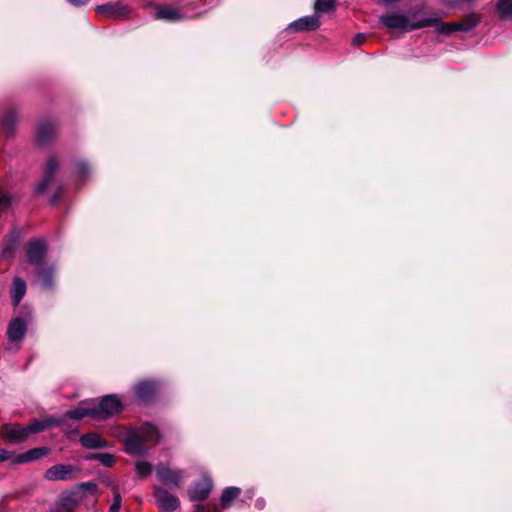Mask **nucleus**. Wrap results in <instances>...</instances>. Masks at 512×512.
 Masks as SVG:
<instances>
[{"label":"nucleus","mask_w":512,"mask_h":512,"mask_svg":"<svg viewBox=\"0 0 512 512\" xmlns=\"http://www.w3.org/2000/svg\"><path fill=\"white\" fill-rule=\"evenodd\" d=\"M158 441V429L150 423H143L139 429H130L127 432L124 440L125 452L131 456H144L147 452L144 442Z\"/></svg>","instance_id":"obj_1"},{"label":"nucleus","mask_w":512,"mask_h":512,"mask_svg":"<svg viewBox=\"0 0 512 512\" xmlns=\"http://www.w3.org/2000/svg\"><path fill=\"white\" fill-rule=\"evenodd\" d=\"M415 18L416 14L409 16L404 13L390 12L381 15L379 21L389 29H399L403 31H413L431 24L429 20L415 21Z\"/></svg>","instance_id":"obj_2"},{"label":"nucleus","mask_w":512,"mask_h":512,"mask_svg":"<svg viewBox=\"0 0 512 512\" xmlns=\"http://www.w3.org/2000/svg\"><path fill=\"white\" fill-rule=\"evenodd\" d=\"M94 418L106 419L122 410V403L116 395L104 396L99 403L93 400Z\"/></svg>","instance_id":"obj_3"},{"label":"nucleus","mask_w":512,"mask_h":512,"mask_svg":"<svg viewBox=\"0 0 512 512\" xmlns=\"http://www.w3.org/2000/svg\"><path fill=\"white\" fill-rule=\"evenodd\" d=\"M79 472L80 469L74 465L56 464L45 471L44 478L48 481H68L75 479Z\"/></svg>","instance_id":"obj_4"},{"label":"nucleus","mask_w":512,"mask_h":512,"mask_svg":"<svg viewBox=\"0 0 512 512\" xmlns=\"http://www.w3.org/2000/svg\"><path fill=\"white\" fill-rule=\"evenodd\" d=\"M156 476L163 485L170 488H177L182 483L183 471L178 469L174 470L164 464H159L156 467Z\"/></svg>","instance_id":"obj_5"},{"label":"nucleus","mask_w":512,"mask_h":512,"mask_svg":"<svg viewBox=\"0 0 512 512\" xmlns=\"http://www.w3.org/2000/svg\"><path fill=\"white\" fill-rule=\"evenodd\" d=\"M154 496L157 506L164 512H174L179 507L178 498L161 487L154 488Z\"/></svg>","instance_id":"obj_6"},{"label":"nucleus","mask_w":512,"mask_h":512,"mask_svg":"<svg viewBox=\"0 0 512 512\" xmlns=\"http://www.w3.org/2000/svg\"><path fill=\"white\" fill-rule=\"evenodd\" d=\"M59 160L56 156H51L45 165L44 175L41 181L35 186V193L42 194L53 182L54 176L59 168Z\"/></svg>","instance_id":"obj_7"},{"label":"nucleus","mask_w":512,"mask_h":512,"mask_svg":"<svg viewBox=\"0 0 512 512\" xmlns=\"http://www.w3.org/2000/svg\"><path fill=\"white\" fill-rule=\"evenodd\" d=\"M46 242L41 239L32 240L27 244V258L29 263L40 265L46 255Z\"/></svg>","instance_id":"obj_8"},{"label":"nucleus","mask_w":512,"mask_h":512,"mask_svg":"<svg viewBox=\"0 0 512 512\" xmlns=\"http://www.w3.org/2000/svg\"><path fill=\"white\" fill-rule=\"evenodd\" d=\"M319 26V17L317 15H310L291 22L288 25L287 30L292 32L311 31L317 29Z\"/></svg>","instance_id":"obj_9"},{"label":"nucleus","mask_w":512,"mask_h":512,"mask_svg":"<svg viewBox=\"0 0 512 512\" xmlns=\"http://www.w3.org/2000/svg\"><path fill=\"white\" fill-rule=\"evenodd\" d=\"M212 490V482L208 478H203L196 482L189 490L188 494L192 501H203L208 497Z\"/></svg>","instance_id":"obj_10"},{"label":"nucleus","mask_w":512,"mask_h":512,"mask_svg":"<svg viewBox=\"0 0 512 512\" xmlns=\"http://www.w3.org/2000/svg\"><path fill=\"white\" fill-rule=\"evenodd\" d=\"M20 238V233L18 230H12L7 237L3 240L0 246V258L8 259L11 258L16 250L17 243Z\"/></svg>","instance_id":"obj_11"},{"label":"nucleus","mask_w":512,"mask_h":512,"mask_svg":"<svg viewBox=\"0 0 512 512\" xmlns=\"http://www.w3.org/2000/svg\"><path fill=\"white\" fill-rule=\"evenodd\" d=\"M2 433L5 439L11 443H20L28 437L25 427L18 424L3 425Z\"/></svg>","instance_id":"obj_12"},{"label":"nucleus","mask_w":512,"mask_h":512,"mask_svg":"<svg viewBox=\"0 0 512 512\" xmlns=\"http://www.w3.org/2000/svg\"><path fill=\"white\" fill-rule=\"evenodd\" d=\"M157 389V383L151 380L141 381L134 387L136 396L143 402L151 400L154 397Z\"/></svg>","instance_id":"obj_13"},{"label":"nucleus","mask_w":512,"mask_h":512,"mask_svg":"<svg viewBox=\"0 0 512 512\" xmlns=\"http://www.w3.org/2000/svg\"><path fill=\"white\" fill-rule=\"evenodd\" d=\"M92 404L93 400L82 401L77 408L65 413L66 419L81 420L86 416L94 418Z\"/></svg>","instance_id":"obj_14"},{"label":"nucleus","mask_w":512,"mask_h":512,"mask_svg":"<svg viewBox=\"0 0 512 512\" xmlns=\"http://www.w3.org/2000/svg\"><path fill=\"white\" fill-rule=\"evenodd\" d=\"M27 326L22 318L14 319L8 327V338L12 342L21 341L26 333Z\"/></svg>","instance_id":"obj_15"},{"label":"nucleus","mask_w":512,"mask_h":512,"mask_svg":"<svg viewBox=\"0 0 512 512\" xmlns=\"http://www.w3.org/2000/svg\"><path fill=\"white\" fill-rule=\"evenodd\" d=\"M97 11L107 17L111 18H122L127 15V10L125 7L121 6L118 3H107L103 5H99L97 7Z\"/></svg>","instance_id":"obj_16"},{"label":"nucleus","mask_w":512,"mask_h":512,"mask_svg":"<svg viewBox=\"0 0 512 512\" xmlns=\"http://www.w3.org/2000/svg\"><path fill=\"white\" fill-rule=\"evenodd\" d=\"M80 443L88 449H99L108 446V442L101 438L98 434L87 433L81 436Z\"/></svg>","instance_id":"obj_17"},{"label":"nucleus","mask_w":512,"mask_h":512,"mask_svg":"<svg viewBox=\"0 0 512 512\" xmlns=\"http://www.w3.org/2000/svg\"><path fill=\"white\" fill-rule=\"evenodd\" d=\"M423 20L431 21V24H429L427 27H435L436 32L442 35H451L457 31L455 22H443L435 18H424Z\"/></svg>","instance_id":"obj_18"},{"label":"nucleus","mask_w":512,"mask_h":512,"mask_svg":"<svg viewBox=\"0 0 512 512\" xmlns=\"http://www.w3.org/2000/svg\"><path fill=\"white\" fill-rule=\"evenodd\" d=\"M50 452V449L47 447H39L31 449L23 454H20L17 457V463H26L38 460L44 456H46Z\"/></svg>","instance_id":"obj_19"},{"label":"nucleus","mask_w":512,"mask_h":512,"mask_svg":"<svg viewBox=\"0 0 512 512\" xmlns=\"http://www.w3.org/2000/svg\"><path fill=\"white\" fill-rule=\"evenodd\" d=\"M26 293V283L23 279L16 277L13 280L11 298L14 306H18Z\"/></svg>","instance_id":"obj_20"},{"label":"nucleus","mask_w":512,"mask_h":512,"mask_svg":"<svg viewBox=\"0 0 512 512\" xmlns=\"http://www.w3.org/2000/svg\"><path fill=\"white\" fill-rule=\"evenodd\" d=\"M156 18L167 21H179L183 19V16L178 9L170 6H161L156 11Z\"/></svg>","instance_id":"obj_21"},{"label":"nucleus","mask_w":512,"mask_h":512,"mask_svg":"<svg viewBox=\"0 0 512 512\" xmlns=\"http://www.w3.org/2000/svg\"><path fill=\"white\" fill-rule=\"evenodd\" d=\"M84 495H81L77 490L71 492L68 495H63L61 497V505L67 509L71 510L77 507L83 501Z\"/></svg>","instance_id":"obj_22"},{"label":"nucleus","mask_w":512,"mask_h":512,"mask_svg":"<svg viewBox=\"0 0 512 512\" xmlns=\"http://www.w3.org/2000/svg\"><path fill=\"white\" fill-rule=\"evenodd\" d=\"M496 12L503 20L512 19V0H499L496 4Z\"/></svg>","instance_id":"obj_23"},{"label":"nucleus","mask_w":512,"mask_h":512,"mask_svg":"<svg viewBox=\"0 0 512 512\" xmlns=\"http://www.w3.org/2000/svg\"><path fill=\"white\" fill-rule=\"evenodd\" d=\"M480 18L476 14L466 16L461 22H455L457 31L468 32L477 26Z\"/></svg>","instance_id":"obj_24"},{"label":"nucleus","mask_w":512,"mask_h":512,"mask_svg":"<svg viewBox=\"0 0 512 512\" xmlns=\"http://www.w3.org/2000/svg\"><path fill=\"white\" fill-rule=\"evenodd\" d=\"M56 138V130H38L35 141L38 146L45 147Z\"/></svg>","instance_id":"obj_25"},{"label":"nucleus","mask_w":512,"mask_h":512,"mask_svg":"<svg viewBox=\"0 0 512 512\" xmlns=\"http://www.w3.org/2000/svg\"><path fill=\"white\" fill-rule=\"evenodd\" d=\"M19 117L20 113L18 109L11 107L7 109L3 115V125H5L6 128H12L18 123Z\"/></svg>","instance_id":"obj_26"},{"label":"nucleus","mask_w":512,"mask_h":512,"mask_svg":"<svg viewBox=\"0 0 512 512\" xmlns=\"http://www.w3.org/2000/svg\"><path fill=\"white\" fill-rule=\"evenodd\" d=\"M39 279L41 281V285L45 289H49L53 286V276L54 271L53 268L42 269L38 272Z\"/></svg>","instance_id":"obj_27"},{"label":"nucleus","mask_w":512,"mask_h":512,"mask_svg":"<svg viewBox=\"0 0 512 512\" xmlns=\"http://www.w3.org/2000/svg\"><path fill=\"white\" fill-rule=\"evenodd\" d=\"M76 490L81 495H83L85 492L95 496V499H97V495L99 492L98 485L93 481L88 482H82L76 485Z\"/></svg>","instance_id":"obj_28"},{"label":"nucleus","mask_w":512,"mask_h":512,"mask_svg":"<svg viewBox=\"0 0 512 512\" xmlns=\"http://www.w3.org/2000/svg\"><path fill=\"white\" fill-rule=\"evenodd\" d=\"M240 495V489L237 487H227L224 489L221 495V504L223 507H226Z\"/></svg>","instance_id":"obj_29"},{"label":"nucleus","mask_w":512,"mask_h":512,"mask_svg":"<svg viewBox=\"0 0 512 512\" xmlns=\"http://www.w3.org/2000/svg\"><path fill=\"white\" fill-rule=\"evenodd\" d=\"M314 8L318 13L329 12L335 8V0H317Z\"/></svg>","instance_id":"obj_30"},{"label":"nucleus","mask_w":512,"mask_h":512,"mask_svg":"<svg viewBox=\"0 0 512 512\" xmlns=\"http://www.w3.org/2000/svg\"><path fill=\"white\" fill-rule=\"evenodd\" d=\"M25 429L27 432V436H29L30 434L38 433V432H41V431L47 429V425H46L45 419L44 420H34L29 425L25 426Z\"/></svg>","instance_id":"obj_31"},{"label":"nucleus","mask_w":512,"mask_h":512,"mask_svg":"<svg viewBox=\"0 0 512 512\" xmlns=\"http://www.w3.org/2000/svg\"><path fill=\"white\" fill-rule=\"evenodd\" d=\"M137 474L140 477H146L152 472V465L147 461H138L135 465Z\"/></svg>","instance_id":"obj_32"},{"label":"nucleus","mask_w":512,"mask_h":512,"mask_svg":"<svg viewBox=\"0 0 512 512\" xmlns=\"http://www.w3.org/2000/svg\"><path fill=\"white\" fill-rule=\"evenodd\" d=\"M76 171L77 177L82 180L89 176L91 169L85 161H78L76 163Z\"/></svg>","instance_id":"obj_33"},{"label":"nucleus","mask_w":512,"mask_h":512,"mask_svg":"<svg viewBox=\"0 0 512 512\" xmlns=\"http://www.w3.org/2000/svg\"><path fill=\"white\" fill-rule=\"evenodd\" d=\"M66 420L67 419H66L65 414H63L62 416H58V417L46 418L45 422H46L47 428H50L53 426H55V427L61 426V425L65 424Z\"/></svg>","instance_id":"obj_34"},{"label":"nucleus","mask_w":512,"mask_h":512,"mask_svg":"<svg viewBox=\"0 0 512 512\" xmlns=\"http://www.w3.org/2000/svg\"><path fill=\"white\" fill-rule=\"evenodd\" d=\"M99 462L105 467H112L115 463V457L110 453H101Z\"/></svg>","instance_id":"obj_35"},{"label":"nucleus","mask_w":512,"mask_h":512,"mask_svg":"<svg viewBox=\"0 0 512 512\" xmlns=\"http://www.w3.org/2000/svg\"><path fill=\"white\" fill-rule=\"evenodd\" d=\"M121 505H122L121 495L119 494V492L115 488L114 489V499H113V502H112V504L110 506V511L111 512H118L120 510V508H121Z\"/></svg>","instance_id":"obj_36"},{"label":"nucleus","mask_w":512,"mask_h":512,"mask_svg":"<svg viewBox=\"0 0 512 512\" xmlns=\"http://www.w3.org/2000/svg\"><path fill=\"white\" fill-rule=\"evenodd\" d=\"M10 205V197L0 191V211L6 210Z\"/></svg>","instance_id":"obj_37"},{"label":"nucleus","mask_w":512,"mask_h":512,"mask_svg":"<svg viewBox=\"0 0 512 512\" xmlns=\"http://www.w3.org/2000/svg\"><path fill=\"white\" fill-rule=\"evenodd\" d=\"M366 41V36L363 33L356 34L352 39L354 46H360Z\"/></svg>","instance_id":"obj_38"},{"label":"nucleus","mask_w":512,"mask_h":512,"mask_svg":"<svg viewBox=\"0 0 512 512\" xmlns=\"http://www.w3.org/2000/svg\"><path fill=\"white\" fill-rule=\"evenodd\" d=\"M11 458V453L5 449H0V463Z\"/></svg>","instance_id":"obj_39"},{"label":"nucleus","mask_w":512,"mask_h":512,"mask_svg":"<svg viewBox=\"0 0 512 512\" xmlns=\"http://www.w3.org/2000/svg\"><path fill=\"white\" fill-rule=\"evenodd\" d=\"M68 2L74 6H82L89 2V0H68Z\"/></svg>","instance_id":"obj_40"},{"label":"nucleus","mask_w":512,"mask_h":512,"mask_svg":"<svg viewBox=\"0 0 512 512\" xmlns=\"http://www.w3.org/2000/svg\"><path fill=\"white\" fill-rule=\"evenodd\" d=\"M100 454L101 453H91V454L87 455L85 458H86V460H90V461L91 460L99 461Z\"/></svg>","instance_id":"obj_41"},{"label":"nucleus","mask_w":512,"mask_h":512,"mask_svg":"<svg viewBox=\"0 0 512 512\" xmlns=\"http://www.w3.org/2000/svg\"><path fill=\"white\" fill-rule=\"evenodd\" d=\"M194 512H209V510L202 504H197L195 506Z\"/></svg>","instance_id":"obj_42"},{"label":"nucleus","mask_w":512,"mask_h":512,"mask_svg":"<svg viewBox=\"0 0 512 512\" xmlns=\"http://www.w3.org/2000/svg\"><path fill=\"white\" fill-rule=\"evenodd\" d=\"M380 1L385 4H391V3L397 2L398 0H380Z\"/></svg>","instance_id":"obj_43"},{"label":"nucleus","mask_w":512,"mask_h":512,"mask_svg":"<svg viewBox=\"0 0 512 512\" xmlns=\"http://www.w3.org/2000/svg\"><path fill=\"white\" fill-rule=\"evenodd\" d=\"M50 512H62V511H60L59 509H55V510H52Z\"/></svg>","instance_id":"obj_44"}]
</instances>
